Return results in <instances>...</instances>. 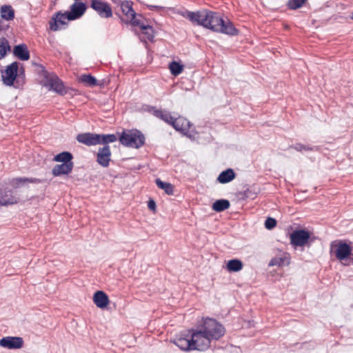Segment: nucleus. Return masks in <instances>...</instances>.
I'll return each mask as SVG.
<instances>
[{
	"mask_svg": "<svg viewBox=\"0 0 353 353\" xmlns=\"http://www.w3.org/2000/svg\"><path fill=\"white\" fill-rule=\"evenodd\" d=\"M183 17L188 19L193 25L200 26L214 32L228 35H236L238 30L230 20L225 21L219 12L208 10L192 12H179Z\"/></svg>",
	"mask_w": 353,
	"mask_h": 353,
	"instance_id": "f257e3e1",
	"label": "nucleus"
},
{
	"mask_svg": "<svg viewBox=\"0 0 353 353\" xmlns=\"http://www.w3.org/2000/svg\"><path fill=\"white\" fill-rule=\"evenodd\" d=\"M86 9V5L84 3L76 2L71 5L70 11L56 12L49 21L50 30L57 32L62 29V26H67L68 21H74L81 17Z\"/></svg>",
	"mask_w": 353,
	"mask_h": 353,
	"instance_id": "f03ea898",
	"label": "nucleus"
},
{
	"mask_svg": "<svg viewBox=\"0 0 353 353\" xmlns=\"http://www.w3.org/2000/svg\"><path fill=\"white\" fill-rule=\"evenodd\" d=\"M1 80L4 85L19 88L25 83V74L23 68L19 69V63L12 62L6 66L1 71Z\"/></svg>",
	"mask_w": 353,
	"mask_h": 353,
	"instance_id": "7ed1b4c3",
	"label": "nucleus"
},
{
	"mask_svg": "<svg viewBox=\"0 0 353 353\" xmlns=\"http://www.w3.org/2000/svg\"><path fill=\"white\" fill-rule=\"evenodd\" d=\"M198 325L211 341L219 340L225 332V327L214 319L203 318Z\"/></svg>",
	"mask_w": 353,
	"mask_h": 353,
	"instance_id": "20e7f679",
	"label": "nucleus"
},
{
	"mask_svg": "<svg viewBox=\"0 0 353 353\" xmlns=\"http://www.w3.org/2000/svg\"><path fill=\"white\" fill-rule=\"evenodd\" d=\"M350 243L343 240L333 241L330 243V253L343 262L347 259L353 261V254Z\"/></svg>",
	"mask_w": 353,
	"mask_h": 353,
	"instance_id": "39448f33",
	"label": "nucleus"
},
{
	"mask_svg": "<svg viewBox=\"0 0 353 353\" xmlns=\"http://www.w3.org/2000/svg\"><path fill=\"white\" fill-rule=\"evenodd\" d=\"M119 141L126 147L139 148L145 143V137L138 130H130L122 132Z\"/></svg>",
	"mask_w": 353,
	"mask_h": 353,
	"instance_id": "423d86ee",
	"label": "nucleus"
},
{
	"mask_svg": "<svg viewBox=\"0 0 353 353\" xmlns=\"http://www.w3.org/2000/svg\"><path fill=\"white\" fill-rule=\"evenodd\" d=\"M191 340L194 350L203 351L210 346V339L197 326L196 330L191 331Z\"/></svg>",
	"mask_w": 353,
	"mask_h": 353,
	"instance_id": "0eeeda50",
	"label": "nucleus"
},
{
	"mask_svg": "<svg viewBox=\"0 0 353 353\" xmlns=\"http://www.w3.org/2000/svg\"><path fill=\"white\" fill-rule=\"evenodd\" d=\"M44 86L60 95H64L67 92L63 81L54 74L45 76Z\"/></svg>",
	"mask_w": 353,
	"mask_h": 353,
	"instance_id": "6e6552de",
	"label": "nucleus"
},
{
	"mask_svg": "<svg viewBox=\"0 0 353 353\" xmlns=\"http://www.w3.org/2000/svg\"><path fill=\"white\" fill-rule=\"evenodd\" d=\"M90 8L93 9L101 18H110L112 17V10L110 5L102 0H91Z\"/></svg>",
	"mask_w": 353,
	"mask_h": 353,
	"instance_id": "1a4fd4ad",
	"label": "nucleus"
},
{
	"mask_svg": "<svg viewBox=\"0 0 353 353\" xmlns=\"http://www.w3.org/2000/svg\"><path fill=\"white\" fill-rule=\"evenodd\" d=\"M310 237L309 232L305 230H297L290 234V243L294 246L305 245Z\"/></svg>",
	"mask_w": 353,
	"mask_h": 353,
	"instance_id": "9d476101",
	"label": "nucleus"
},
{
	"mask_svg": "<svg viewBox=\"0 0 353 353\" xmlns=\"http://www.w3.org/2000/svg\"><path fill=\"white\" fill-rule=\"evenodd\" d=\"M111 160V150L109 145L100 148L97 154V162L101 166L106 168Z\"/></svg>",
	"mask_w": 353,
	"mask_h": 353,
	"instance_id": "9b49d317",
	"label": "nucleus"
},
{
	"mask_svg": "<svg viewBox=\"0 0 353 353\" xmlns=\"http://www.w3.org/2000/svg\"><path fill=\"white\" fill-rule=\"evenodd\" d=\"M77 141L79 143L88 146L99 144V134L90 132L81 133L77 136Z\"/></svg>",
	"mask_w": 353,
	"mask_h": 353,
	"instance_id": "f8f14e48",
	"label": "nucleus"
},
{
	"mask_svg": "<svg viewBox=\"0 0 353 353\" xmlns=\"http://www.w3.org/2000/svg\"><path fill=\"white\" fill-rule=\"evenodd\" d=\"M23 345V340L18 336H6L0 340V345L8 349L21 348Z\"/></svg>",
	"mask_w": 353,
	"mask_h": 353,
	"instance_id": "ddd939ff",
	"label": "nucleus"
},
{
	"mask_svg": "<svg viewBox=\"0 0 353 353\" xmlns=\"http://www.w3.org/2000/svg\"><path fill=\"white\" fill-rule=\"evenodd\" d=\"M171 125L176 130L180 131L182 133L186 134L189 131L191 125L187 119L183 117H178L177 118H173Z\"/></svg>",
	"mask_w": 353,
	"mask_h": 353,
	"instance_id": "4468645a",
	"label": "nucleus"
},
{
	"mask_svg": "<svg viewBox=\"0 0 353 353\" xmlns=\"http://www.w3.org/2000/svg\"><path fill=\"white\" fill-rule=\"evenodd\" d=\"M17 201V198L13 194L12 190L0 189V206L16 204Z\"/></svg>",
	"mask_w": 353,
	"mask_h": 353,
	"instance_id": "2eb2a0df",
	"label": "nucleus"
},
{
	"mask_svg": "<svg viewBox=\"0 0 353 353\" xmlns=\"http://www.w3.org/2000/svg\"><path fill=\"white\" fill-rule=\"evenodd\" d=\"M73 168L74 163L57 164L53 167L52 174L54 176L68 175L72 172Z\"/></svg>",
	"mask_w": 353,
	"mask_h": 353,
	"instance_id": "dca6fc26",
	"label": "nucleus"
},
{
	"mask_svg": "<svg viewBox=\"0 0 353 353\" xmlns=\"http://www.w3.org/2000/svg\"><path fill=\"white\" fill-rule=\"evenodd\" d=\"M93 302L99 308L106 307L110 302L108 296L103 291H97L93 295Z\"/></svg>",
	"mask_w": 353,
	"mask_h": 353,
	"instance_id": "f3484780",
	"label": "nucleus"
},
{
	"mask_svg": "<svg viewBox=\"0 0 353 353\" xmlns=\"http://www.w3.org/2000/svg\"><path fill=\"white\" fill-rule=\"evenodd\" d=\"M290 256L287 253H282L272 258L269 263V266L282 267L290 264Z\"/></svg>",
	"mask_w": 353,
	"mask_h": 353,
	"instance_id": "a211bd4d",
	"label": "nucleus"
},
{
	"mask_svg": "<svg viewBox=\"0 0 353 353\" xmlns=\"http://www.w3.org/2000/svg\"><path fill=\"white\" fill-rule=\"evenodd\" d=\"M13 54L21 61H27L30 59V52L26 44L15 46L13 49Z\"/></svg>",
	"mask_w": 353,
	"mask_h": 353,
	"instance_id": "6ab92c4d",
	"label": "nucleus"
},
{
	"mask_svg": "<svg viewBox=\"0 0 353 353\" xmlns=\"http://www.w3.org/2000/svg\"><path fill=\"white\" fill-rule=\"evenodd\" d=\"M41 182L42 180L37 178L18 177L12 179L10 181V184L12 185L14 188H18L20 186V185L25 183H40Z\"/></svg>",
	"mask_w": 353,
	"mask_h": 353,
	"instance_id": "aec40b11",
	"label": "nucleus"
},
{
	"mask_svg": "<svg viewBox=\"0 0 353 353\" xmlns=\"http://www.w3.org/2000/svg\"><path fill=\"white\" fill-rule=\"evenodd\" d=\"M121 9L123 14L128 19H133L135 17V12L132 8V2L130 1H125L121 3Z\"/></svg>",
	"mask_w": 353,
	"mask_h": 353,
	"instance_id": "412c9836",
	"label": "nucleus"
},
{
	"mask_svg": "<svg viewBox=\"0 0 353 353\" xmlns=\"http://www.w3.org/2000/svg\"><path fill=\"white\" fill-rule=\"evenodd\" d=\"M235 173L231 168L223 171L219 175L217 180L221 183H227L232 181L235 178Z\"/></svg>",
	"mask_w": 353,
	"mask_h": 353,
	"instance_id": "4be33fe9",
	"label": "nucleus"
},
{
	"mask_svg": "<svg viewBox=\"0 0 353 353\" xmlns=\"http://www.w3.org/2000/svg\"><path fill=\"white\" fill-rule=\"evenodd\" d=\"M0 14L3 19L12 21L14 18V10L10 5H4L0 8Z\"/></svg>",
	"mask_w": 353,
	"mask_h": 353,
	"instance_id": "5701e85b",
	"label": "nucleus"
},
{
	"mask_svg": "<svg viewBox=\"0 0 353 353\" xmlns=\"http://www.w3.org/2000/svg\"><path fill=\"white\" fill-rule=\"evenodd\" d=\"M174 343L183 351L194 350L191 339L179 338L174 341Z\"/></svg>",
	"mask_w": 353,
	"mask_h": 353,
	"instance_id": "b1692460",
	"label": "nucleus"
},
{
	"mask_svg": "<svg viewBox=\"0 0 353 353\" xmlns=\"http://www.w3.org/2000/svg\"><path fill=\"white\" fill-rule=\"evenodd\" d=\"M73 156L69 152H62L53 158V161L56 162H61L63 163H74L72 162Z\"/></svg>",
	"mask_w": 353,
	"mask_h": 353,
	"instance_id": "393cba45",
	"label": "nucleus"
},
{
	"mask_svg": "<svg viewBox=\"0 0 353 353\" xmlns=\"http://www.w3.org/2000/svg\"><path fill=\"white\" fill-rule=\"evenodd\" d=\"M154 115L170 125H171L174 118L169 112L163 110H154Z\"/></svg>",
	"mask_w": 353,
	"mask_h": 353,
	"instance_id": "a878e982",
	"label": "nucleus"
},
{
	"mask_svg": "<svg viewBox=\"0 0 353 353\" xmlns=\"http://www.w3.org/2000/svg\"><path fill=\"white\" fill-rule=\"evenodd\" d=\"M230 203L228 200L220 199V200L216 201L212 204V210H214L215 212H223V211L228 209L230 208Z\"/></svg>",
	"mask_w": 353,
	"mask_h": 353,
	"instance_id": "bb28decb",
	"label": "nucleus"
},
{
	"mask_svg": "<svg viewBox=\"0 0 353 353\" xmlns=\"http://www.w3.org/2000/svg\"><path fill=\"white\" fill-rule=\"evenodd\" d=\"M79 81L88 87H94L98 85L97 80L91 74H82L79 77Z\"/></svg>",
	"mask_w": 353,
	"mask_h": 353,
	"instance_id": "cd10ccee",
	"label": "nucleus"
},
{
	"mask_svg": "<svg viewBox=\"0 0 353 353\" xmlns=\"http://www.w3.org/2000/svg\"><path fill=\"white\" fill-rule=\"evenodd\" d=\"M156 185L160 189H162L168 195H172L174 194V187L170 183L162 181L160 179L155 180Z\"/></svg>",
	"mask_w": 353,
	"mask_h": 353,
	"instance_id": "c85d7f7f",
	"label": "nucleus"
},
{
	"mask_svg": "<svg viewBox=\"0 0 353 353\" xmlns=\"http://www.w3.org/2000/svg\"><path fill=\"white\" fill-rule=\"evenodd\" d=\"M243 263L239 259H232L227 263V270L229 272H239L243 269Z\"/></svg>",
	"mask_w": 353,
	"mask_h": 353,
	"instance_id": "c756f323",
	"label": "nucleus"
},
{
	"mask_svg": "<svg viewBox=\"0 0 353 353\" xmlns=\"http://www.w3.org/2000/svg\"><path fill=\"white\" fill-rule=\"evenodd\" d=\"M11 47L7 39L2 37L0 39V59L5 57L8 52H10Z\"/></svg>",
	"mask_w": 353,
	"mask_h": 353,
	"instance_id": "7c9ffc66",
	"label": "nucleus"
},
{
	"mask_svg": "<svg viewBox=\"0 0 353 353\" xmlns=\"http://www.w3.org/2000/svg\"><path fill=\"white\" fill-rule=\"evenodd\" d=\"M141 30L142 34L145 36V38L149 41H152L154 37V29L149 25H141Z\"/></svg>",
	"mask_w": 353,
	"mask_h": 353,
	"instance_id": "2f4dec72",
	"label": "nucleus"
},
{
	"mask_svg": "<svg viewBox=\"0 0 353 353\" xmlns=\"http://www.w3.org/2000/svg\"><path fill=\"white\" fill-rule=\"evenodd\" d=\"M170 72L174 76L179 75L183 70V65L176 61H172L169 64Z\"/></svg>",
	"mask_w": 353,
	"mask_h": 353,
	"instance_id": "473e14b6",
	"label": "nucleus"
},
{
	"mask_svg": "<svg viewBox=\"0 0 353 353\" xmlns=\"http://www.w3.org/2000/svg\"><path fill=\"white\" fill-rule=\"evenodd\" d=\"M117 140V136L114 134H99V144L106 145L109 143H113Z\"/></svg>",
	"mask_w": 353,
	"mask_h": 353,
	"instance_id": "72a5a7b5",
	"label": "nucleus"
},
{
	"mask_svg": "<svg viewBox=\"0 0 353 353\" xmlns=\"http://www.w3.org/2000/svg\"><path fill=\"white\" fill-rule=\"evenodd\" d=\"M307 0H289L287 6L290 10H296L302 7Z\"/></svg>",
	"mask_w": 353,
	"mask_h": 353,
	"instance_id": "f704fd0d",
	"label": "nucleus"
},
{
	"mask_svg": "<svg viewBox=\"0 0 353 353\" xmlns=\"http://www.w3.org/2000/svg\"><path fill=\"white\" fill-rule=\"evenodd\" d=\"M276 225V221L274 218H268L265 222V226L267 229L271 230Z\"/></svg>",
	"mask_w": 353,
	"mask_h": 353,
	"instance_id": "c9c22d12",
	"label": "nucleus"
},
{
	"mask_svg": "<svg viewBox=\"0 0 353 353\" xmlns=\"http://www.w3.org/2000/svg\"><path fill=\"white\" fill-rule=\"evenodd\" d=\"M293 148L299 152H301L303 150H307V151L312 150V148L310 147L304 145L301 143H296V144H295V145Z\"/></svg>",
	"mask_w": 353,
	"mask_h": 353,
	"instance_id": "e433bc0d",
	"label": "nucleus"
},
{
	"mask_svg": "<svg viewBox=\"0 0 353 353\" xmlns=\"http://www.w3.org/2000/svg\"><path fill=\"white\" fill-rule=\"evenodd\" d=\"M130 20L132 23V25H133L134 26H139L140 28H141V25H145L144 23H141L137 19H136L135 17H134V18L130 19Z\"/></svg>",
	"mask_w": 353,
	"mask_h": 353,
	"instance_id": "4c0bfd02",
	"label": "nucleus"
},
{
	"mask_svg": "<svg viewBox=\"0 0 353 353\" xmlns=\"http://www.w3.org/2000/svg\"><path fill=\"white\" fill-rule=\"evenodd\" d=\"M148 207L150 210L152 211H155L156 210V203L153 200H150L148 203Z\"/></svg>",
	"mask_w": 353,
	"mask_h": 353,
	"instance_id": "58836bf2",
	"label": "nucleus"
},
{
	"mask_svg": "<svg viewBox=\"0 0 353 353\" xmlns=\"http://www.w3.org/2000/svg\"><path fill=\"white\" fill-rule=\"evenodd\" d=\"M151 10H153V9H160L161 8V7L159 6H149Z\"/></svg>",
	"mask_w": 353,
	"mask_h": 353,
	"instance_id": "ea45409f",
	"label": "nucleus"
},
{
	"mask_svg": "<svg viewBox=\"0 0 353 353\" xmlns=\"http://www.w3.org/2000/svg\"><path fill=\"white\" fill-rule=\"evenodd\" d=\"M6 30V28L0 23V32Z\"/></svg>",
	"mask_w": 353,
	"mask_h": 353,
	"instance_id": "a19ab883",
	"label": "nucleus"
},
{
	"mask_svg": "<svg viewBox=\"0 0 353 353\" xmlns=\"http://www.w3.org/2000/svg\"><path fill=\"white\" fill-rule=\"evenodd\" d=\"M351 18L353 19V12H352V17H351Z\"/></svg>",
	"mask_w": 353,
	"mask_h": 353,
	"instance_id": "79ce46f5",
	"label": "nucleus"
}]
</instances>
